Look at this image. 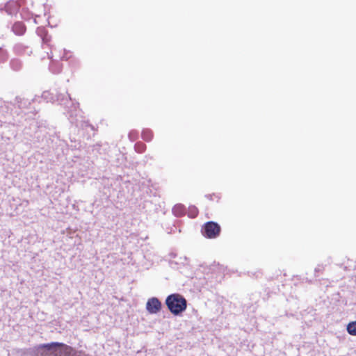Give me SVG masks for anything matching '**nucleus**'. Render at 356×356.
Instances as JSON below:
<instances>
[{"label": "nucleus", "mask_w": 356, "mask_h": 356, "mask_svg": "<svg viewBox=\"0 0 356 356\" xmlns=\"http://www.w3.org/2000/svg\"><path fill=\"white\" fill-rule=\"evenodd\" d=\"M41 98L47 102H58L59 104L63 105L67 109V113H70V117L74 115V113L76 112L79 106V103H74L67 92L65 93L56 92L54 95L49 91H44L41 95Z\"/></svg>", "instance_id": "obj_1"}, {"label": "nucleus", "mask_w": 356, "mask_h": 356, "mask_svg": "<svg viewBox=\"0 0 356 356\" xmlns=\"http://www.w3.org/2000/svg\"><path fill=\"white\" fill-rule=\"evenodd\" d=\"M165 305L173 315L179 316L186 309L187 301L183 296L172 293L166 298Z\"/></svg>", "instance_id": "obj_2"}, {"label": "nucleus", "mask_w": 356, "mask_h": 356, "mask_svg": "<svg viewBox=\"0 0 356 356\" xmlns=\"http://www.w3.org/2000/svg\"><path fill=\"white\" fill-rule=\"evenodd\" d=\"M220 225L213 221L206 222L202 228V234L208 238H214L220 233Z\"/></svg>", "instance_id": "obj_3"}, {"label": "nucleus", "mask_w": 356, "mask_h": 356, "mask_svg": "<svg viewBox=\"0 0 356 356\" xmlns=\"http://www.w3.org/2000/svg\"><path fill=\"white\" fill-rule=\"evenodd\" d=\"M55 353L56 356H78L77 352L72 347L67 344L60 342H54Z\"/></svg>", "instance_id": "obj_4"}, {"label": "nucleus", "mask_w": 356, "mask_h": 356, "mask_svg": "<svg viewBox=\"0 0 356 356\" xmlns=\"http://www.w3.org/2000/svg\"><path fill=\"white\" fill-rule=\"evenodd\" d=\"M55 345H57V343H55L54 342L38 345V355H39V356H56L55 353Z\"/></svg>", "instance_id": "obj_5"}, {"label": "nucleus", "mask_w": 356, "mask_h": 356, "mask_svg": "<svg viewBox=\"0 0 356 356\" xmlns=\"http://www.w3.org/2000/svg\"><path fill=\"white\" fill-rule=\"evenodd\" d=\"M161 302L156 297L149 298L146 303V309L148 313L151 314H155L159 312L161 309Z\"/></svg>", "instance_id": "obj_6"}, {"label": "nucleus", "mask_w": 356, "mask_h": 356, "mask_svg": "<svg viewBox=\"0 0 356 356\" xmlns=\"http://www.w3.org/2000/svg\"><path fill=\"white\" fill-rule=\"evenodd\" d=\"M18 9L19 5L15 1H9L4 5L3 8H0L1 10H4L7 14L10 15L16 13Z\"/></svg>", "instance_id": "obj_7"}, {"label": "nucleus", "mask_w": 356, "mask_h": 356, "mask_svg": "<svg viewBox=\"0 0 356 356\" xmlns=\"http://www.w3.org/2000/svg\"><path fill=\"white\" fill-rule=\"evenodd\" d=\"M26 26L21 22H15L13 26V31L15 34L22 35L25 33Z\"/></svg>", "instance_id": "obj_8"}, {"label": "nucleus", "mask_w": 356, "mask_h": 356, "mask_svg": "<svg viewBox=\"0 0 356 356\" xmlns=\"http://www.w3.org/2000/svg\"><path fill=\"white\" fill-rule=\"evenodd\" d=\"M15 51L19 54L31 55L32 51L29 47L24 46L23 44H17L15 46Z\"/></svg>", "instance_id": "obj_9"}, {"label": "nucleus", "mask_w": 356, "mask_h": 356, "mask_svg": "<svg viewBox=\"0 0 356 356\" xmlns=\"http://www.w3.org/2000/svg\"><path fill=\"white\" fill-rule=\"evenodd\" d=\"M172 213L177 217H180L186 213V208L181 204H177L172 208Z\"/></svg>", "instance_id": "obj_10"}, {"label": "nucleus", "mask_w": 356, "mask_h": 356, "mask_svg": "<svg viewBox=\"0 0 356 356\" xmlns=\"http://www.w3.org/2000/svg\"><path fill=\"white\" fill-rule=\"evenodd\" d=\"M16 103L19 108H28V106L31 104V100L29 99L22 98L19 97H17L15 99Z\"/></svg>", "instance_id": "obj_11"}, {"label": "nucleus", "mask_w": 356, "mask_h": 356, "mask_svg": "<svg viewBox=\"0 0 356 356\" xmlns=\"http://www.w3.org/2000/svg\"><path fill=\"white\" fill-rule=\"evenodd\" d=\"M141 136L144 140L149 142L153 138V132L149 129H144L142 131Z\"/></svg>", "instance_id": "obj_12"}, {"label": "nucleus", "mask_w": 356, "mask_h": 356, "mask_svg": "<svg viewBox=\"0 0 356 356\" xmlns=\"http://www.w3.org/2000/svg\"><path fill=\"white\" fill-rule=\"evenodd\" d=\"M346 329L349 334L356 336V321L349 323Z\"/></svg>", "instance_id": "obj_13"}, {"label": "nucleus", "mask_w": 356, "mask_h": 356, "mask_svg": "<svg viewBox=\"0 0 356 356\" xmlns=\"http://www.w3.org/2000/svg\"><path fill=\"white\" fill-rule=\"evenodd\" d=\"M10 67L15 70L18 71L22 68V63L18 59H13L10 63Z\"/></svg>", "instance_id": "obj_14"}, {"label": "nucleus", "mask_w": 356, "mask_h": 356, "mask_svg": "<svg viewBox=\"0 0 356 356\" xmlns=\"http://www.w3.org/2000/svg\"><path fill=\"white\" fill-rule=\"evenodd\" d=\"M134 149L138 153H143L146 149V145L141 142H137L134 145Z\"/></svg>", "instance_id": "obj_15"}, {"label": "nucleus", "mask_w": 356, "mask_h": 356, "mask_svg": "<svg viewBox=\"0 0 356 356\" xmlns=\"http://www.w3.org/2000/svg\"><path fill=\"white\" fill-rule=\"evenodd\" d=\"M198 214V210L195 206L188 208V216L191 218H195Z\"/></svg>", "instance_id": "obj_16"}, {"label": "nucleus", "mask_w": 356, "mask_h": 356, "mask_svg": "<svg viewBox=\"0 0 356 356\" xmlns=\"http://www.w3.org/2000/svg\"><path fill=\"white\" fill-rule=\"evenodd\" d=\"M8 58L7 51L3 48L0 47V62L4 63Z\"/></svg>", "instance_id": "obj_17"}, {"label": "nucleus", "mask_w": 356, "mask_h": 356, "mask_svg": "<svg viewBox=\"0 0 356 356\" xmlns=\"http://www.w3.org/2000/svg\"><path fill=\"white\" fill-rule=\"evenodd\" d=\"M47 31L45 29V28L42 27V26H40V27H38L37 30H36V33L37 35L40 37L41 38H42L43 37H46L47 36Z\"/></svg>", "instance_id": "obj_18"}, {"label": "nucleus", "mask_w": 356, "mask_h": 356, "mask_svg": "<svg viewBox=\"0 0 356 356\" xmlns=\"http://www.w3.org/2000/svg\"><path fill=\"white\" fill-rule=\"evenodd\" d=\"M38 346H35V347L29 350V356H39V355H38Z\"/></svg>", "instance_id": "obj_19"}, {"label": "nucleus", "mask_w": 356, "mask_h": 356, "mask_svg": "<svg viewBox=\"0 0 356 356\" xmlns=\"http://www.w3.org/2000/svg\"><path fill=\"white\" fill-rule=\"evenodd\" d=\"M71 57V53L65 50L64 55L62 56L63 60H68Z\"/></svg>", "instance_id": "obj_20"}, {"label": "nucleus", "mask_w": 356, "mask_h": 356, "mask_svg": "<svg viewBox=\"0 0 356 356\" xmlns=\"http://www.w3.org/2000/svg\"><path fill=\"white\" fill-rule=\"evenodd\" d=\"M42 40V42L44 43V44H48V42L50 41L51 40V37L49 35L48 33H47V36L46 37H43L42 38H41Z\"/></svg>", "instance_id": "obj_21"}, {"label": "nucleus", "mask_w": 356, "mask_h": 356, "mask_svg": "<svg viewBox=\"0 0 356 356\" xmlns=\"http://www.w3.org/2000/svg\"><path fill=\"white\" fill-rule=\"evenodd\" d=\"M129 137L131 140H134L136 138V132L135 131H131L129 134Z\"/></svg>", "instance_id": "obj_22"}, {"label": "nucleus", "mask_w": 356, "mask_h": 356, "mask_svg": "<svg viewBox=\"0 0 356 356\" xmlns=\"http://www.w3.org/2000/svg\"><path fill=\"white\" fill-rule=\"evenodd\" d=\"M322 269H323V267H322V266H317V267L315 268V272H316V273L319 272V271L322 270Z\"/></svg>", "instance_id": "obj_23"}, {"label": "nucleus", "mask_w": 356, "mask_h": 356, "mask_svg": "<svg viewBox=\"0 0 356 356\" xmlns=\"http://www.w3.org/2000/svg\"><path fill=\"white\" fill-rule=\"evenodd\" d=\"M50 70L54 73L55 72L52 70V67L50 66Z\"/></svg>", "instance_id": "obj_24"}]
</instances>
